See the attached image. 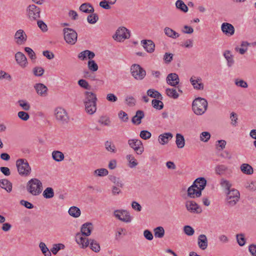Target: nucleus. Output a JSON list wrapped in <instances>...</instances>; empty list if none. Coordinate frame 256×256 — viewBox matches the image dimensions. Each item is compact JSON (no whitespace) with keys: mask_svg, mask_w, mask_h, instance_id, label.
<instances>
[{"mask_svg":"<svg viewBox=\"0 0 256 256\" xmlns=\"http://www.w3.org/2000/svg\"><path fill=\"white\" fill-rule=\"evenodd\" d=\"M95 54L94 52L88 50H86L80 52L78 55V58L80 60H84L86 58V57L91 60L93 58Z\"/></svg>","mask_w":256,"mask_h":256,"instance_id":"nucleus-29","label":"nucleus"},{"mask_svg":"<svg viewBox=\"0 0 256 256\" xmlns=\"http://www.w3.org/2000/svg\"><path fill=\"white\" fill-rule=\"evenodd\" d=\"M26 12L30 20H36L40 17V8L34 4L30 5L26 8Z\"/></svg>","mask_w":256,"mask_h":256,"instance_id":"nucleus-9","label":"nucleus"},{"mask_svg":"<svg viewBox=\"0 0 256 256\" xmlns=\"http://www.w3.org/2000/svg\"><path fill=\"white\" fill-rule=\"evenodd\" d=\"M37 94L40 96H45L47 95L48 88L42 84H36L34 85Z\"/></svg>","mask_w":256,"mask_h":256,"instance_id":"nucleus-26","label":"nucleus"},{"mask_svg":"<svg viewBox=\"0 0 256 256\" xmlns=\"http://www.w3.org/2000/svg\"><path fill=\"white\" fill-rule=\"evenodd\" d=\"M147 94L152 98L162 100V94L157 90L154 89H149L147 91Z\"/></svg>","mask_w":256,"mask_h":256,"instance_id":"nucleus-42","label":"nucleus"},{"mask_svg":"<svg viewBox=\"0 0 256 256\" xmlns=\"http://www.w3.org/2000/svg\"><path fill=\"white\" fill-rule=\"evenodd\" d=\"M44 72V70L42 67L36 66L33 69L34 74L36 76H42Z\"/></svg>","mask_w":256,"mask_h":256,"instance_id":"nucleus-60","label":"nucleus"},{"mask_svg":"<svg viewBox=\"0 0 256 256\" xmlns=\"http://www.w3.org/2000/svg\"><path fill=\"white\" fill-rule=\"evenodd\" d=\"M14 40L18 45L24 44L27 40V35L24 30H18L14 35Z\"/></svg>","mask_w":256,"mask_h":256,"instance_id":"nucleus-12","label":"nucleus"},{"mask_svg":"<svg viewBox=\"0 0 256 256\" xmlns=\"http://www.w3.org/2000/svg\"><path fill=\"white\" fill-rule=\"evenodd\" d=\"M80 10L84 13L89 14L94 12V8L89 3H84L80 6Z\"/></svg>","mask_w":256,"mask_h":256,"instance_id":"nucleus-35","label":"nucleus"},{"mask_svg":"<svg viewBox=\"0 0 256 256\" xmlns=\"http://www.w3.org/2000/svg\"><path fill=\"white\" fill-rule=\"evenodd\" d=\"M126 158L128 162V166L130 168H134L138 164V162L132 154H128L126 156Z\"/></svg>","mask_w":256,"mask_h":256,"instance_id":"nucleus-44","label":"nucleus"},{"mask_svg":"<svg viewBox=\"0 0 256 256\" xmlns=\"http://www.w3.org/2000/svg\"><path fill=\"white\" fill-rule=\"evenodd\" d=\"M92 228L93 226L92 223H85L82 226L80 234H82V236H89L91 234Z\"/></svg>","mask_w":256,"mask_h":256,"instance_id":"nucleus-27","label":"nucleus"},{"mask_svg":"<svg viewBox=\"0 0 256 256\" xmlns=\"http://www.w3.org/2000/svg\"><path fill=\"white\" fill-rule=\"evenodd\" d=\"M188 195L191 198H198L202 195V192L192 184L188 189Z\"/></svg>","mask_w":256,"mask_h":256,"instance_id":"nucleus-21","label":"nucleus"},{"mask_svg":"<svg viewBox=\"0 0 256 256\" xmlns=\"http://www.w3.org/2000/svg\"><path fill=\"white\" fill-rule=\"evenodd\" d=\"M176 144L177 147L179 148H183L185 145V140L184 136L180 134H176Z\"/></svg>","mask_w":256,"mask_h":256,"instance_id":"nucleus-36","label":"nucleus"},{"mask_svg":"<svg viewBox=\"0 0 256 256\" xmlns=\"http://www.w3.org/2000/svg\"><path fill=\"white\" fill-rule=\"evenodd\" d=\"M16 166L18 172L21 176H27L30 174L32 169L26 159H18L16 161Z\"/></svg>","mask_w":256,"mask_h":256,"instance_id":"nucleus-3","label":"nucleus"},{"mask_svg":"<svg viewBox=\"0 0 256 256\" xmlns=\"http://www.w3.org/2000/svg\"><path fill=\"white\" fill-rule=\"evenodd\" d=\"M129 146L132 148L136 154L140 155L144 151V148L142 141L136 138H132L128 142Z\"/></svg>","mask_w":256,"mask_h":256,"instance_id":"nucleus-8","label":"nucleus"},{"mask_svg":"<svg viewBox=\"0 0 256 256\" xmlns=\"http://www.w3.org/2000/svg\"><path fill=\"white\" fill-rule=\"evenodd\" d=\"M208 102L205 98H198L192 102V110L196 115H202L206 110Z\"/></svg>","mask_w":256,"mask_h":256,"instance_id":"nucleus-2","label":"nucleus"},{"mask_svg":"<svg viewBox=\"0 0 256 256\" xmlns=\"http://www.w3.org/2000/svg\"><path fill=\"white\" fill-rule=\"evenodd\" d=\"M223 56L226 60L227 66L228 68L232 67L234 64V60L231 52L230 50H225L223 53Z\"/></svg>","mask_w":256,"mask_h":256,"instance_id":"nucleus-22","label":"nucleus"},{"mask_svg":"<svg viewBox=\"0 0 256 256\" xmlns=\"http://www.w3.org/2000/svg\"><path fill=\"white\" fill-rule=\"evenodd\" d=\"M173 137V135L170 132H165L160 134L158 136V141L162 145L166 144L169 140H170Z\"/></svg>","mask_w":256,"mask_h":256,"instance_id":"nucleus-25","label":"nucleus"},{"mask_svg":"<svg viewBox=\"0 0 256 256\" xmlns=\"http://www.w3.org/2000/svg\"><path fill=\"white\" fill-rule=\"evenodd\" d=\"M141 44L148 52L152 53L154 52L155 44L152 40H142L141 41Z\"/></svg>","mask_w":256,"mask_h":256,"instance_id":"nucleus-20","label":"nucleus"},{"mask_svg":"<svg viewBox=\"0 0 256 256\" xmlns=\"http://www.w3.org/2000/svg\"><path fill=\"white\" fill-rule=\"evenodd\" d=\"M108 172L106 168H101L96 170L94 172V174L98 176H104L108 174Z\"/></svg>","mask_w":256,"mask_h":256,"instance_id":"nucleus-49","label":"nucleus"},{"mask_svg":"<svg viewBox=\"0 0 256 256\" xmlns=\"http://www.w3.org/2000/svg\"><path fill=\"white\" fill-rule=\"evenodd\" d=\"M186 206L187 210L193 213H200L201 209L198 204L194 201H187L186 204Z\"/></svg>","mask_w":256,"mask_h":256,"instance_id":"nucleus-16","label":"nucleus"},{"mask_svg":"<svg viewBox=\"0 0 256 256\" xmlns=\"http://www.w3.org/2000/svg\"><path fill=\"white\" fill-rule=\"evenodd\" d=\"M84 106L86 112L90 114H94L96 110V102L84 104Z\"/></svg>","mask_w":256,"mask_h":256,"instance_id":"nucleus-31","label":"nucleus"},{"mask_svg":"<svg viewBox=\"0 0 256 256\" xmlns=\"http://www.w3.org/2000/svg\"><path fill=\"white\" fill-rule=\"evenodd\" d=\"M184 231L188 236H192L194 233V229L190 226H185L184 227Z\"/></svg>","mask_w":256,"mask_h":256,"instance_id":"nucleus-63","label":"nucleus"},{"mask_svg":"<svg viewBox=\"0 0 256 256\" xmlns=\"http://www.w3.org/2000/svg\"><path fill=\"white\" fill-rule=\"evenodd\" d=\"M104 147L106 150L108 152L112 153H116V146L111 141H106L104 143Z\"/></svg>","mask_w":256,"mask_h":256,"instance_id":"nucleus-40","label":"nucleus"},{"mask_svg":"<svg viewBox=\"0 0 256 256\" xmlns=\"http://www.w3.org/2000/svg\"><path fill=\"white\" fill-rule=\"evenodd\" d=\"M54 194V190L50 187L46 188L43 192L42 196L46 198H51Z\"/></svg>","mask_w":256,"mask_h":256,"instance_id":"nucleus-46","label":"nucleus"},{"mask_svg":"<svg viewBox=\"0 0 256 256\" xmlns=\"http://www.w3.org/2000/svg\"><path fill=\"white\" fill-rule=\"evenodd\" d=\"M228 170V167L224 164H218L214 168L215 172L218 175L224 174Z\"/></svg>","mask_w":256,"mask_h":256,"instance_id":"nucleus-38","label":"nucleus"},{"mask_svg":"<svg viewBox=\"0 0 256 256\" xmlns=\"http://www.w3.org/2000/svg\"><path fill=\"white\" fill-rule=\"evenodd\" d=\"M39 246L44 256H52L50 252L44 242H40Z\"/></svg>","mask_w":256,"mask_h":256,"instance_id":"nucleus-50","label":"nucleus"},{"mask_svg":"<svg viewBox=\"0 0 256 256\" xmlns=\"http://www.w3.org/2000/svg\"><path fill=\"white\" fill-rule=\"evenodd\" d=\"M130 37V32L128 29L125 27L122 26L119 28L115 34L113 36V38L117 42H122L126 39L129 38Z\"/></svg>","mask_w":256,"mask_h":256,"instance_id":"nucleus-7","label":"nucleus"},{"mask_svg":"<svg viewBox=\"0 0 256 256\" xmlns=\"http://www.w3.org/2000/svg\"><path fill=\"white\" fill-rule=\"evenodd\" d=\"M176 8L186 12L188 11V8L186 5L181 0H178L176 2Z\"/></svg>","mask_w":256,"mask_h":256,"instance_id":"nucleus-47","label":"nucleus"},{"mask_svg":"<svg viewBox=\"0 0 256 256\" xmlns=\"http://www.w3.org/2000/svg\"><path fill=\"white\" fill-rule=\"evenodd\" d=\"M221 30L222 32L227 36H232L234 33V26L228 22H224L221 26Z\"/></svg>","mask_w":256,"mask_h":256,"instance_id":"nucleus-15","label":"nucleus"},{"mask_svg":"<svg viewBox=\"0 0 256 256\" xmlns=\"http://www.w3.org/2000/svg\"><path fill=\"white\" fill-rule=\"evenodd\" d=\"M18 104L22 108V109L24 110H28L30 108V104L25 100H19Z\"/></svg>","mask_w":256,"mask_h":256,"instance_id":"nucleus-54","label":"nucleus"},{"mask_svg":"<svg viewBox=\"0 0 256 256\" xmlns=\"http://www.w3.org/2000/svg\"><path fill=\"white\" fill-rule=\"evenodd\" d=\"M114 215L116 218L124 222L128 223L132 221V217L129 212L126 210H116Z\"/></svg>","mask_w":256,"mask_h":256,"instance_id":"nucleus-11","label":"nucleus"},{"mask_svg":"<svg viewBox=\"0 0 256 256\" xmlns=\"http://www.w3.org/2000/svg\"><path fill=\"white\" fill-rule=\"evenodd\" d=\"M56 119L62 124H66L68 122V116L66 110L60 107L57 108L54 110Z\"/></svg>","mask_w":256,"mask_h":256,"instance_id":"nucleus-10","label":"nucleus"},{"mask_svg":"<svg viewBox=\"0 0 256 256\" xmlns=\"http://www.w3.org/2000/svg\"><path fill=\"white\" fill-rule=\"evenodd\" d=\"M220 184L224 188L226 192L230 191V188L232 186V184L228 180L222 178L220 180Z\"/></svg>","mask_w":256,"mask_h":256,"instance_id":"nucleus-51","label":"nucleus"},{"mask_svg":"<svg viewBox=\"0 0 256 256\" xmlns=\"http://www.w3.org/2000/svg\"><path fill=\"white\" fill-rule=\"evenodd\" d=\"M126 104L130 106H132L135 105L136 102V99L131 96H128L125 98Z\"/></svg>","mask_w":256,"mask_h":256,"instance_id":"nucleus-58","label":"nucleus"},{"mask_svg":"<svg viewBox=\"0 0 256 256\" xmlns=\"http://www.w3.org/2000/svg\"><path fill=\"white\" fill-rule=\"evenodd\" d=\"M236 238L237 242L240 246H242L245 244L246 241L244 234H237L236 236Z\"/></svg>","mask_w":256,"mask_h":256,"instance_id":"nucleus-55","label":"nucleus"},{"mask_svg":"<svg viewBox=\"0 0 256 256\" xmlns=\"http://www.w3.org/2000/svg\"><path fill=\"white\" fill-rule=\"evenodd\" d=\"M164 34L168 37L176 39L180 36V34L169 27H166L164 30Z\"/></svg>","mask_w":256,"mask_h":256,"instance_id":"nucleus-33","label":"nucleus"},{"mask_svg":"<svg viewBox=\"0 0 256 256\" xmlns=\"http://www.w3.org/2000/svg\"><path fill=\"white\" fill-rule=\"evenodd\" d=\"M202 80L200 77L192 76L190 78V81L194 88L198 90L204 89V84L201 82Z\"/></svg>","mask_w":256,"mask_h":256,"instance_id":"nucleus-18","label":"nucleus"},{"mask_svg":"<svg viewBox=\"0 0 256 256\" xmlns=\"http://www.w3.org/2000/svg\"><path fill=\"white\" fill-rule=\"evenodd\" d=\"M18 116L20 119L24 121L28 120L30 118L28 114L24 111L18 112Z\"/></svg>","mask_w":256,"mask_h":256,"instance_id":"nucleus-62","label":"nucleus"},{"mask_svg":"<svg viewBox=\"0 0 256 256\" xmlns=\"http://www.w3.org/2000/svg\"><path fill=\"white\" fill-rule=\"evenodd\" d=\"M154 235L156 238H162L164 235V230L162 226H158L154 228Z\"/></svg>","mask_w":256,"mask_h":256,"instance_id":"nucleus-45","label":"nucleus"},{"mask_svg":"<svg viewBox=\"0 0 256 256\" xmlns=\"http://www.w3.org/2000/svg\"><path fill=\"white\" fill-rule=\"evenodd\" d=\"M166 82L172 86H176L178 84L180 80L178 75L176 73H171L166 77Z\"/></svg>","mask_w":256,"mask_h":256,"instance_id":"nucleus-17","label":"nucleus"},{"mask_svg":"<svg viewBox=\"0 0 256 256\" xmlns=\"http://www.w3.org/2000/svg\"><path fill=\"white\" fill-rule=\"evenodd\" d=\"M15 60L17 64L22 68L28 66V60L25 55L22 52H18L15 54Z\"/></svg>","mask_w":256,"mask_h":256,"instance_id":"nucleus-14","label":"nucleus"},{"mask_svg":"<svg viewBox=\"0 0 256 256\" xmlns=\"http://www.w3.org/2000/svg\"><path fill=\"white\" fill-rule=\"evenodd\" d=\"M64 246L62 244H56L51 249V252L54 254H56L61 249H63Z\"/></svg>","mask_w":256,"mask_h":256,"instance_id":"nucleus-59","label":"nucleus"},{"mask_svg":"<svg viewBox=\"0 0 256 256\" xmlns=\"http://www.w3.org/2000/svg\"><path fill=\"white\" fill-rule=\"evenodd\" d=\"M226 202L228 206H233L239 201L240 194L238 190L232 188L230 191L226 192Z\"/></svg>","mask_w":256,"mask_h":256,"instance_id":"nucleus-4","label":"nucleus"},{"mask_svg":"<svg viewBox=\"0 0 256 256\" xmlns=\"http://www.w3.org/2000/svg\"><path fill=\"white\" fill-rule=\"evenodd\" d=\"M84 104L88 102H96L97 98L95 94L92 92H86L84 93Z\"/></svg>","mask_w":256,"mask_h":256,"instance_id":"nucleus-32","label":"nucleus"},{"mask_svg":"<svg viewBox=\"0 0 256 256\" xmlns=\"http://www.w3.org/2000/svg\"><path fill=\"white\" fill-rule=\"evenodd\" d=\"M64 39L68 44H74L77 41L78 34L72 28H64L63 29Z\"/></svg>","mask_w":256,"mask_h":256,"instance_id":"nucleus-5","label":"nucleus"},{"mask_svg":"<svg viewBox=\"0 0 256 256\" xmlns=\"http://www.w3.org/2000/svg\"><path fill=\"white\" fill-rule=\"evenodd\" d=\"M246 188L252 191L256 190V181H251L250 182H248L245 184Z\"/></svg>","mask_w":256,"mask_h":256,"instance_id":"nucleus-64","label":"nucleus"},{"mask_svg":"<svg viewBox=\"0 0 256 256\" xmlns=\"http://www.w3.org/2000/svg\"><path fill=\"white\" fill-rule=\"evenodd\" d=\"M130 72L132 76L136 80H142L146 76V70L138 64H132Z\"/></svg>","mask_w":256,"mask_h":256,"instance_id":"nucleus-6","label":"nucleus"},{"mask_svg":"<svg viewBox=\"0 0 256 256\" xmlns=\"http://www.w3.org/2000/svg\"><path fill=\"white\" fill-rule=\"evenodd\" d=\"M76 240L77 244L82 248H87L90 244V240H88L86 236H82L80 233H78L76 236Z\"/></svg>","mask_w":256,"mask_h":256,"instance_id":"nucleus-13","label":"nucleus"},{"mask_svg":"<svg viewBox=\"0 0 256 256\" xmlns=\"http://www.w3.org/2000/svg\"><path fill=\"white\" fill-rule=\"evenodd\" d=\"M52 158L56 162H60L64 160V156L62 152L55 150L52 152Z\"/></svg>","mask_w":256,"mask_h":256,"instance_id":"nucleus-41","label":"nucleus"},{"mask_svg":"<svg viewBox=\"0 0 256 256\" xmlns=\"http://www.w3.org/2000/svg\"><path fill=\"white\" fill-rule=\"evenodd\" d=\"M166 94L168 97L174 99H177L179 97V94L174 88H166Z\"/></svg>","mask_w":256,"mask_h":256,"instance_id":"nucleus-37","label":"nucleus"},{"mask_svg":"<svg viewBox=\"0 0 256 256\" xmlns=\"http://www.w3.org/2000/svg\"><path fill=\"white\" fill-rule=\"evenodd\" d=\"M98 122L100 124L102 125L105 126H109L110 124V118L106 116H101Z\"/></svg>","mask_w":256,"mask_h":256,"instance_id":"nucleus-52","label":"nucleus"},{"mask_svg":"<svg viewBox=\"0 0 256 256\" xmlns=\"http://www.w3.org/2000/svg\"><path fill=\"white\" fill-rule=\"evenodd\" d=\"M192 184L202 192L206 186V180L204 178L200 177L196 178Z\"/></svg>","mask_w":256,"mask_h":256,"instance_id":"nucleus-24","label":"nucleus"},{"mask_svg":"<svg viewBox=\"0 0 256 256\" xmlns=\"http://www.w3.org/2000/svg\"><path fill=\"white\" fill-rule=\"evenodd\" d=\"M250 44L246 41H242L240 44V48L236 46L235 48V50L240 54H244L248 50V46Z\"/></svg>","mask_w":256,"mask_h":256,"instance_id":"nucleus-30","label":"nucleus"},{"mask_svg":"<svg viewBox=\"0 0 256 256\" xmlns=\"http://www.w3.org/2000/svg\"><path fill=\"white\" fill-rule=\"evenodd\" d=\"M88 65L89 70L91 71L96 72L98 70V66L94 60H90Z\"/></svg>","mask_w":256,"mask_h":256,"instance_id":"nucleus-56","label":"nucleus"},{"mask_svg":"<svg viewBox=\"0 0 256 256\" xmlns=\"http://www.w3.org/2000/svg\"><path fill=\"white\" fill-rule=\"evenodd\" d=\"M198 244L200 249L206 250L208 246V238L205 234H201L198 236Z\"/></svg>","mask_w":256,"mask_h":256,"instance_id":"nucleus-19","label":"nucleus"},{"mask_svg":"<svg viewBox=\"0 0 256 256\" xmlns=\"http://www.w3.org/2000/svg\"><path fill=\"white\" fill-rule=\"evenodd\" d=\"M26 190L32 196H38L42 191V182L38 178H32L27 182Z\"/></svg>","mask_w":256,"mask_h":256,"instance_id":"nucleus-1","label":"nucleus"},{"mask_svg":"<svg viewBox=\"0 0 256 256\" xmlns=\"http://www.w3.org/2000/svg\"><path fill=\"white\" fill-rule=\"evenodd\" d=\"M98 20V16L96 14H90L87 17V20L88 23L91 24H94Z\"/></svg>","mask_w":256,"mask_h":256,"instance_id":"nucleus-53","label":"nucleus"},{"mask_svg":"<svg viewBox=\"0 0 256 256\" xmlns=\"http://www.w3.org/2000/svg\"><path fill=\"white\" fill-rule=\"evenodd\" d=\"M110 180L116 185V186L122 188L124 186V184L122 181L119 178H117L116 176H112L110 178Z\"/></svg>","mask_w":256,"mask_h":256,"instance_id":"nucleus-61","label":"nucleus"},{"mask_svg":"<svg viewBox=\"0 0 256 256\" xmlns=\"http://www.w3.org/2000/svg\"><path fill=\"white\" fill-rule=\"evenodd\" d=\"M0 187L10 192L12 190V184L7 179H2L0 180Z\"/></svg>","mask_w":256,"mask_h":256,"instance_id":"nucleus-28","label":"nucleus"},{"mask_svg":"<svg viewBox=\"0 0 256 256\" xmlns=\"http://www.w3.org/2000/svg\"><path fill=\"white\" fill-rule=\"evenodd\" d=\"M144 117V113L142 110H138L136 112L135 116L132 119V122L136 125H139L142 122V120Z\"/></svg>","mask_w":256,"mask_h":256,"instance_id":"nucleus-23","label":"nucleus"},{"mask_svg":"<svg viewBox=\"0 0 256 256\" xmlns=\"http://www.w3.org/2000/svg\"><path fill=\"white\" fill-rule=\"evenodd\" d=\"M69 214L74 218H78L80 215V210L78 207L72 206L68 210Z\"/></svg>","mask_w":256,"mask_h":256,"instance_id":"nucleus-39","label":"nucleus"},{"mask_svg":"<svg viewBox=\"0 0 256 256\" xmlns=\"http://www.w3.org/2000/svg\"><path fill=\"white\" fill-rule=\"evenodd\" d=\"M240 170L244 174L250 175L253 174L254 170L252 167L248 164H243L240 166Z\"/></svg>","mask_w":256,"mask_h":256,"instance_id":"nucleus-34","label":"nucleus"},{"mask_svg":"<svg viewBox=\"0 0 256 256\" xmlns=\"http://www.w3.org/2000/svg\"><path fill=\"white\" fill-rule=\"evenodd\" d=\"M89 246L90 248L94 252H98L100 251V246L96 240H94L90 239V242Z\"/></svg>","mask_w":256,"mask_h":256,"instance_id":"nucleus-43","label":"nucleus"},{"mask_svg":"<svg viewBox=\"0 0 256 256\" xmlns=\"http://www.w3.org/2000/svg\"><path fill=\"white\" fill-rule=\"evenodd\" d=\"M200 138L201 141L207 142L210 139V134L208 132H204L200 134Z\"/></svg>","mask_w":256,"mask_h":256,"instance_id":"nucleus-57","label":"nucleus"},{"mask_svg":"<svg viewBox=\"0 0 256 256\" xmlns=\"http://www.w3.org/2000/svg\"><path fill=\"white\" fill-rule=\"evenodd\" d=\"M160 99H154L152 100V106L156 110H162L164 108L163 102L160 100Z\"/></svg>","mask_w":256,"mask_h":256,"instance_id":"nucleus-48","label":"nucleus"}]
</instances>
